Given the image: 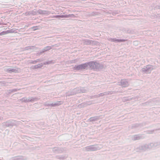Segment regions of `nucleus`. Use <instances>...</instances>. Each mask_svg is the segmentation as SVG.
<instances>
[{
  "mask_svg": "<svg viewBox=\"0 0 160 160\" xmlns=\"http://www.w3.org/2000/svg\"><path fill=\"white\" fill-rule=\"evenodd\" d=\"M87 67V64L85 63L78 66L77 68L78 69H82L86 68Z\"/></svg>",
  "mask_w": 160,
  "mask_h": 160,
  "instance_id": "1",
  "label": "nucleus"
},
{
  "mask_svg": "<svg viewBox=\"0 0 160 160\" xmlns=\"http://www.w3.org/2000/svg\"><path fill=\"white\" fill-rule=\"evenodd\" d=\"M62 17V18H63V17H67L65 16H60L58 15L56 16L55 17L57 18V17Z\"/></svg>",
  "mask_w": 160,
  "mask_h": 160,
  "instance_id": "2",
  "label": "nucleus"
},
{
  "mask_svg": "<svg viewBox=\"0 0 160 160\" xmlns=\"http://www.w3.org/2000/svg\"><path fill=\"white\" fill-rule=\"evenodd\" d=\"M116 41H118V42H121L124 41V40H117Z\"/></svg>",
  "mask_w": 160,
  "mask_h": 160,
  "instance_id": "3",
  "label": "nucleus"
},
{
  "mask_svg": "<svg viewBox=\"0 0 160 160\" xmlns=\"http://www.w3.org/2000/svg\"><path fill=\"white\" fill-rule=\"evenodd\" d=\"M91 65L92 66H94L95 65V62H92L91 63Z\"/></svg>",
  "mask_w": 160,
  "mask_h": 160,
  "instance_id": "4",
  "label": "nucleus"
},
{
  "mask_svg": "<svg viewBox=\"0 0 160 160\" xmlns=\"http://www.w3.org/2000/svg\"><path fill=\"white\" fill-rule=\"evenodd\" d=\"M48 48L47 50H49V49H50L51 48L50 47H48Z\"/></svg>",
  "mask_w": 160,
  "mask_h": 160,
  "instance_id": "5",
  "label": "nucleus"
}]
</instances>
